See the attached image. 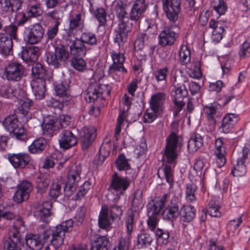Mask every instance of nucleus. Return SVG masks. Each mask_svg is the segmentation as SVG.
<instances>
[{"instance_id":"obj_1","label":"nucleus","mask_w":250,"mask_h":250,"mask_svg":"<svg viewBox=\"0 0 250 250\" xmlns=\"http://www.w3.org/2000/svg\"><path fill=\"white\" fill-rule=\"evenodd\" d=\"M178 138L175 133L172 132L167 139V144L163 155L164 163H165L161 169L158 171L157 174L159 177L160 174H163L167 183L170 186L173 183V170L171 166L166 164L175 165V161L177 158L176 148L178 144Z\"/></svg>"},{"instance_id":"obj_2","label":"nucleus","mask_w":250,"mask_h":250,"mask_svg":"<svg viewBox=\"0 0 250 250\" xmlns=\"http://www.w3.org/2000/svg\"><path fill=\"white\" fill-rule=\"evenodd\" d=\"M123 214L120 206H113L109 209L106 206L102 207L99 216V225L101 228L108 230L110 228L112 222L119 219Z\"/></svg>"},{"instance_id":"obj_3","label":"nucleus","mask_w":250,"mask_h":250,"mask_svg":"<svg viewBox=\"0 0 250 250\" xmlns=\"http://www.w3.org/2000/svg\"><path fill=\"white\" fill-rule=\"evenodd\" d=\"M4 127L8 131L13 138L24 141L26 139L25 129L14 115L6 117L2 122Z\"/></svg>"},{"instance_id":"obj_4","label":"nucleus","mask_w":250,"mask_h":250,"mask_svg":"<svg viewBox=\"0 0 250 250\" xmlns=\"http://www.w3.org/2000/svg\"><path fill=\"white\" fill-rule=\"evenodd\" d=\"M73 222L69 219L56 226L51 232L52 244L55 248H58L63 242L65 232H69L72 229Z\"/></svg>"},{"instance_id":"obj_5","label":"nucleus","mask_w":250,"mask_h":250,"mask_svg":"<svg viewBox=\"0 0 250 250\" xmlns=\"http://www.w3.org/2000/svg\"><path fill=\"white\" fill-rule=\"evenodd\" d=\"M25 68L21 63L11 62L4 68L3 76L9 81L18 82L24 75Z\"/></svg>"},{"instance_id":"obj_6","label":"nucleus","mask_w":250,"mask_h":250,"mask_svg":"<svg viewBox=\"0 0 250 250\" xmlns=\"http://www.w3.org/2000/svg\"><path fill=\"white\" fill-rule=\"evenodd\" d=\"M129 185V182L126 179L119 177L116 174L113 175L108 189L111 193L116 195V197L113 199L114 202L119 200L120 196L124 193Z\"/></svg>"},{"instance_id":"obj_7","label":"nucleus","mask_w":250,"mask_h":250,"mask_svg":"<svg viewBox=\"0 0 250 250\" xmlns=\"http://www.w3.org/2000/svg\"><path fill=\"white\" fill-rule=\"evenodd\" d=\"M44 29L39 23H36L26 27L24 32L26 42L31 44L38 43L43 39Z\"/></svg>"},{"instance_id":"obj_8","label":"nucleus","mask_w":250,"mask_h":250,"mask_svg":"<svg viewBox=\"0 0 250 250\" xmlns=\"http://www.w3.org/2000/svg\"><path fill=\"white\" fill-rule=\"evenodd\" d=\"M126 234L122 236L119 239L118 247H115L114 250H128L129 240L132 234L134 226V215L129 213L126 217L125 222Z\"/></svg>"},{"instance_id":"obj_9","label":"nucleus","mask_w":250,"mask_h":250,"mask_svg":"<svg viewBox=\"0 0 250 250\" xmlns=\"http://www.w3.org/2000/svg\"><path fill=\"white\" fill-rule=\"evenodd\" d=\"M110 89L107 85L101 84L97 83L90 84L86 90V97L91 102L96 100L98 98L102 97L103 94L109 96Z\"/></svg>"},{"instance_id":"obj_10","label":"nucleus","mask_w":250,"mask_h":250,"mask_svg":"<svg viewBox=\"0 0 250 250\" xmlns=\"http://www.w3.org/2000/svg\"><path fill=\"white\" fill-rule=\"evenodd\" d=\"M167 18L171 21L178 20L181 10V0H162Z\"/></svg>"},{"instance_id":"obj_11","label":"nucleus","mask_w":250,"mask_h":250,"mask_svg":"<svg viewBox=\"0 0 250 250\" xmlns=\"http://www.w3.org/2000/svg\"><path fill=\"white\" fill-rule=\"evenodd\" d=\"M69 57V53L62 45H59L55 48L54 54L47 53V62L57 67L62 62H65Z\"/></svg>"},{"instance_id":"obj_12","label":"nucleus","mask_w":250,"mask_h":250,"mask_svg":"<svg viewBox=\"0 0 250 250\" xmlns=\"http://www.w3.org/2000/svg\"><path fill=\"white\" fill-rule=\"evenodd\" d=\"M249 154V149L244 147L232 170V173L234 176L241 177L245 175L247 172L246 162L248 158Z\"/></svg>"},{"instance_id":"obj_13","label":"nucleus","mask_w":250,"mask_h":250,"mask_svg":"<svg viewBox=\"0 0 250 250\" xmlns=\"http://www.w3.org/2000/svg\"><path fill=\"white\" fill-rule=\"evenodd\" d=\"M33 189L32 184L27 180H24L19 185L18 189L15 193L14 199L18 203H21L27 200L30 193Z\"/></svg>"},{"instance_id":"obj_14","label":"nucleus","mask_w":250,"mask_h":250,"mask_svg":"<svg viewBox=\"0 0 250 250\" xmlns=\"http://www.w3.org/2000/svg\"><path fill=\"white\" fill-rule=\"evenodd\" d=\"M180 214L178 200L173 197L170 204L163 210L162 215L164 219L173 221L179 216Z\"/></svg>"},{"instance_id":"obj_15","label":"nucleus","mask_w":250,"mask_h":250,"mask_svg":"<svg viewBox=\"0 0 250 250\" xmlns=\"http://www.w3.org/2000/svg\"><path fill=\"white\" fill-rule=\"evenodd\" d=\"M168 194H165L162 197H156L147 205V213L149 215L158 214L164 208L167 199Z\"/></svg>"},{"instance_id":"obj_16","label":"nucleus","mask_w":250,"mask_h":250,"mask_svg":"<svg viewBox=\"0 0 250 250\" xmlns=\"http://www.w3.org/2000/svg\"><path fill=\"white\" fill-rule=\"evenodd\" d=\"M179 37V34L171 28H166L159 35V44L162 46L171 45Z\"/></svg>"},{"instance_id":"obj_17","label":"nucleus","mask_w":250,"mask_h":250,"mask_svg":"<svg viewBox=\"0 0 250 250\" xmlns=\"http://www.w3.org/2000/svg\"><path fill=\"white\" fill-rule=\"evenodd\" d=\"M59 143L61 147L68 149L77 143L76 137L69 130H64L60 135Z\"/></svg>"},{"instance_id":"obj_18","label":"nucleus","mask_w":250,"mask_h":250,"mask_svg":"<svg viewBox=\"0 0 250 250\" xmlns=\"http://www.w3.org/2000/svg\"><path fill=\"white\" fill-rule=\"evenodd\" d=\"M147 8L146 0H136L129 12L130 19L136 22L139 21Z\"/></svg>"},{"instance_id":"obj_19","label":"nucleus","mask_w":250,"mask_h":250,"mask_svg":"<svg viewBox=\"0 0 250 250\" xmlns=\"http://www.w3.org/2000/svg\"><path fill=\"white\" fill-rule=\"evenodd\" d=\"M96 138L95 129L92 126L84 127L80 132V140L82 147L87 149Z\"/></svg>"},{"instance_id":"obj_20","label":"nucleus","mask_w":250,"mask_h":250,"mask_svg":"<svg viewBox=\"0 0 250 250\" xmlns=\"http://www.w3.org/2000/svg\"><path fill=\"white\" fill-rule=\"evenodd\" d=\"M11 165L16 168H23L29 164L31 158L25 153L9 155L8 158Z\"/></svg>"},{"instance_id":"obj_21","label":"nucleus","mask_w":250,"mask_h":250,"mask_svg":"<svg viewBox=\"0 0 250 250\" xmlns=\"http://www.w3.org/2000/svg\"><path fill=\"white\" fill-rule=\"evenodd\" d=\"M110 54L113 64L109 67L110 73H113L116 71H119L126 73L127 70L123 65L125 59L124 55L113 51L110 53Z\"/></svg>"},{"instance_id":"obj_22","label":"nucleus","mask_w":250,"mask_h":250,"mask_svg":"<svg viewBox=\"0 0 250 250\" xmlns=\"http://www.w3.org/2000/svg\"><path fill=\"white\" fill-rule=\"evenodd\" d=\"M214 155L216 157V163L219 167L224 166L226 163V148L221 138L216 140L215 144Z\"/></svg>"},{"instance_id":"obj_23","label":"nucleus","mask_w":250,"mask_h":250,"mask_svg":"<svg viewBox=\"0 0 250 250\" xmlns=\"http://www.w3.org/2000/svg\"><path fill=\"white\" fill-rule=\"evenodd\" d=\"M118 20V24H132L129 22L127 12V5L122 1H118L115 7Z\"/></svg>"},{"instance_id":"obj_24","label":"nucleus","mask_w":250,"mask_h":250,"mask_svg":"<svg viewBox=\"0 0 250 250\" xmlns=\"http://www.w3.org/2000/svg\"><path fill=\"white\" fill-rule=\"evenodd\" d=\"M238 121V115L229 113L224 116L220 129L222 132L228 133L232 130Z\"/></svg>"},{"instance_id":"obj_25","label":"nucleus","mask_w":250,"mask_h":250,"mask_svg":"<svg viewBox=\"0 0 250 250\" xmlns=\"http://www.w3.org/2000/svg\"><path fill=\"white\" fill-rule=\"evenodd\" d=\"M132 24H118V29L115 31L114 42L117 43L119 46L123 45L126 42L127 38V33L130 31Z\"/></svg>"},{"instance_id":"obj_26","label":"nucleus","mask_w":250,"mask_h":250,"mask_svg":"<svg viewBox=\"0 0 250 250\" xmlns=\"http://www.w3.org/2000/svg\"><path fill=\"white\" fill-rule=\"evenodd\" d=\"M60 121L57 118L50 117L44 119L42 125L43 133L46 136H51L52 133L59 129Z\"/></svg>"},{"instance_id":"obj_27","label":"nucleus","mask_w":250,"mask_h":250,"mask_svg":"<svg viewBox=\"0 0 250 250\" xmlns=\"http://www.w3.org/2000/svg\"><path fill=\"white\" fill-rule=\"evenodd\" d=\"M225 23L221 21H216L211 19L209 22V27L212 30V38L214 41L219 42L223 38Z\"/></svg>"},{"instance_id":"obj_28","label":"nucleus","mask_w":250,"mask_h":250,"mask_svg":"<svg viewBox=\"0 0 250 250\" xmlns=\"http://www.w3.org/2000/svg\"><path fill=\"white\" fill-rule=\"evenodd\" d=\"M81 172V167L79 166H75L69 171L67 176V185L71 189L75 188L80 181Z\"/></svg>"},{"instance_id":"obj_29","label":"nucleus","mask_w":250,"mask_h":250,"mask_svg":"<svg viewBox=\"0 0 250 250\" xmlns=\"http://www.w3.org/2000/svg\"><path fill=\"white\" fill-rule=\"evenodd\" d=\"M13 48V42L7 35L0 33V53L5 56L10 54Z\"/></svg>"},{"instance_id":"obj_30","label":"nucleus","mask_w":250,"mask_h":250,"mask_svg":"<svg viewBox=\"0 0 250 250\" xmlns=\"http://www.w3.org/2000/svg\"><path fill=\"white\" fill-rule=\"evenodd\" d=\"M43 79H33L31 82V87L37 99H42L44 97L45 87Z\"/></svg>"},{"instance_id":"obj_31","label":"nucleus","mask_w":250,"mask_h":250,"mask_svg":"<svg viewBox=\"0 0 250 250\" xmlns=\"http://www.w3.org/2000/svg\"><path fill=\"white\" fill-rule=\"evenodd\" d=\"M40 55V49L37 46L27 47L21 52L22 59L26 62H35Z\"/></svg>"},{"instance_id":"obj_32","label":"nucleus","mask_w":250,"mask_h":250,"mask_svg":"<svg viewBox=\"0 0 250 250\" xmlns=\"http://www.w3.org/2000/svg\"><path fill=\"white\" fill-rule=\"evenodd\" d=\"M166 95L164 93H158L152 96L150 101V106L153 111H163V104Z\"/></svg>"},{"instance_id":"obj_33","label":"nucleus","mask_w":250,"mask_h":250,"mask_svg":"<svg viewBox=\"0 0 250 250\" xmlns=\"http://www.w3.org/2000/svg\"><path fill=\"white\" fill-rule=\"evenodd\" d=\"M71 54L75 56L83 57L86 53V48L82 41L76 40L72 44H70Z\"/></svg>"},{"instance_id":"obj_34","label":"nucleus","mask_w":250,"mask_h":250,"mask_svg":"<svg viewBox=\"0 0 250 250\" xmlns=\"http://www.w3.org/2000/svg\"><path fill=\"white\" fill-rule=\"evenodd\" d=\"M180 215L183 221L186 222L191 221L195 215L194 207L190 205L184 206L181 209Z\"/></svg>"},{"instance_id":"obj_35","label":"nucleus","mask_w":250,"mask_h":250,"mask_svg":"<svg viewBox=\"0 0 250 250\" xmlns=\"http://www.w3.org/2000/svg\"><path fill=\"white\" fill-rule=\"evenodd\" d=\"M21 92L20 89H16L11 86H2L0 89V93L1 96L5 98L12 99L16 97L20 98L19 93Z\"/></svg>"},{"instance_id":"obj_36","label":"nucleus","mask_w":250,"mask_h":250,"mask_svg":"<svg viewBox=\"0 0 250 250\" xmlns=\"http://www.w3.org/2000/svg\"><path fill=\"white\" fill-rule=\"evenodd\" d=\"M32 75L34 79L47 80V76L43 66L40 63H34L32 68Z\"/></svg>"},{"instance_id":"obj_37","label":"nucleus","mask_w":250,"mask_h":250,"mask_svg":"<svg viewBox=\"0 0 250 250\" xmlns=\"http://www.w3.org/2000/svg\"><path fill=\"white\" fill-rule=\"evenodd\" d=\"M203 144V138L202 136L195 134L188 141V147L189 151L194 152L200 148Z\"/></svg>"},{"instance_id":"obj_38","label":"nucleus","mask_w":250,"mask_h":250,"mask_svg":"<svg viewBox=\"0 0 250 250\" xmlns=\"http://www.w3.org/2000/svg\"><path fill=\"white\" fill-rule=\"evenodd\" d=\"M110 150V146L109 144L102 145L99 149L98 158H95L94 163L98 165L102 164L105 159L109 156Z\"/></svg>"},{"instance_id":"obj_39","label":"nucleus","mask_w":250,"mask_h":250,"mask_svg":"<svg viewBox=\"0 0 250 250\" xmlns=\"http://www.w3.org/2000/svg\"><path fill=\"white\" fill-rule=\"evenodd\" d=\"M220 109L221 105L216 104L206 106L204 108L205 112L208 115V119L210 120H214L215 117L220 116Z\"/></svg>"},{"instance_id":"obj_40","label":"nucleus","mask_w":250,"mask_h":250,"mask_svg":"<svg viewBox=\"0 0 250 250\" xmlns=\"http://www.w3.org/2000/svg\"><path fill=\"white\" fill-rule=\"evenodd\" d=\"M108 242L105 236H99L92 243L91 250H108Z\"/></svg>"},{"instance_id":"obj_41","label":"nucleus","mask_w":250,"mask_h":250,"mask_svg":"<svg viewBox=\"0 0 250 250\" xmlns=\"http://www.w3.org/2000/svg\"><path fill=\"white\" fill-rule=\"evenodd\" d=\"M46 141L42 138L35 140L29 146V150L32 153H38L42 152L45 148Z\"/></svg>"},{"instance_id":"obj_42","label":"nucleus","mask_w":250,"mask_h":250,"mask_svg":"<svg viewBox=\"0 0 250 250\" xmlns=\"http://www.w3.org/2000/svg\"><path fill=\"white\" fill-rule=\"evenodd\" d=\"M42 13L43 9L42 4L38 2L28 6L27 15L29 18H34L42 15Z\"/></svg>"},{"instance_id":"obj_43","label":"nucleus","mask_w":250,"mask_h":250,"mask_svg":"<svg viewBox=\"0 0 250 250\" xmlns=\"http://www.w3.org/2000/svg\"><path fill=\"white\" fill-rule=\"evenodd\" d=\"M94 16L99 22V27L105 26L106 25V13L103 8H97L94 12Z\"/></svg>"},{"instance_id":"obj_44","label":"nucleus","mask_w":250,"mask_h":250,"mask_svg":"<svg viewBox=\"0 0 250 250\" xmlns=\"http://www.w3.org/2000/svg\"><path fill=\"white\" fill-rule=\"evenodd\" d=\"M211 5L213 9L219 15H224L227 9V6L224 0H212Z\"/></svg>"},{"instance_id":"obj_45","label":"nucleus","mask_w":250,"mask_h":250,"mask_svg":"<svg viewBox=\"0 0 250 250\" xmlns=\"http://www.w3.org/2000/svg\"><path fill=\"white\" fill-rule=\"evenodd\" d=\"M61 181L54 180L52 182L50 190L49 195L53 198L58 197L61 193L62 185Z\"/></svg>"},{"instance_id":"obj_46","label":"nucleus","mask_w":250,"mask_h":250,"mask_svg":"<svg viewBox=\"0 0 250 250\" xmlns=\"http://www.w3.org/2000/svg\"><path fill=\"white\" fill-rule=\"evenodd\" d=\"M180 62L182 64H187L190 60V52L187 45H182L179 52Z\"/></svg>"},{"instance_id":"obj_47","label":"nucleus","mask_w":250,"mask_h":250,"mask_svg":"<svg viewBox=\"0 0 250 250\" xmlns=\"http://www.w3.org/2000/svg\"><path fill=\"white\" fill-rule=\"evenodd\" d=\"M197 189L196 186L194 184H189L187 185L186 190V198L189 202H193L196 200L195 192Z\"/></svg>"},{"instance_id":"obj_48","label":"nucleus","mask_w":250,"mask_h":250,"mask_svg":"<svg viewBox=\"0 0 250 250\" xmlns=\"http://www.w3.org/2000/svg\"><path fill=\"white\" fill-rule=\"evenodd\" d=\"M68 86L67 84L64 85L63 83H61L58 84L55 87V90L56 94L57 96L62 98H66L65 101H67L69 98Z\"/></svg>"},{"instance_id":"obj_49","label":"nucleus","mask_w":250,"mask_h":250,"mask_svg":"<svg viewBox=\"0 0 250 250\" xmlns=\"http://www.w3.org/2000/svg\"><path fill=\"white\" fill-rule=\"evenodd\" d=\"M50 183L49 178L39 177L37 180V189L38 192L42 193L45 191Z\"/></svg>"},{"instance_id":"obj_50","label":"nucleus","mask_w":250,"mask_h":250,"mask_svg":"<svg viewBox=\"0 0 250 250\" xmlns=\"http://www.w3.org/2000/svg\"><path fill=\"white\" fill-rule=\"evenodd\" d=\"M21 243L13 241L10 238H5L3 241L4 250H21Z\"/></svg>"},{"instance_id":"obj_51","label":"nucleus","mask_w":250,"mask_h":250,"mask_svg":"<svg viewBox=\"0 0 250 250\" xmlns=\"http://www.w3.org/2000/svg\"><path fill=\"white\" fill-rule=\"evenodd\" d=\"M52 208V203L50 201L43 203L42 207L39 209V215L42 219L50 215V209Z\"/></svg>"},{"instance_id":"obj_52","label":"nucleus","mask_w":250,"mask_h":250,"mask_svg":"<svg viewBox=\"0 0 250 250\" xmlns=\"http://www.w3.org/2000/svg\"><path fill=\"white\" fill-rule=\"evenodd\" d=\"M80 41L84 43L91 45H95L97 43V39L95 35L91 33H83L82 34Z\"/></svg>"},{"instance_id":"obj_53","label":"nucleus","mask_w":250,"mask_h":250,"mask_svg":"<svg viewBox=\"0 0 250 250\" xmlns=\"http://www.w3.org/2000/svg\"><path fill=\"white\" fill-rule=\"evenodd\" d=\"M71 64L74 68L79 71H83L86 69V63L81 58H74L71 61Z\"/></svg>"},{"instance_id":"obj_54","label":"nucleus","mask_w":250,"mask_h":250,"mask_svg":"<svg viewBox=\"0 0 250 250\" xmlns=\"http://www.w3.org/2000/svg\"><path fill=\"white\" fill-rule=\"evenodd\" d=\"M18 27L14 24H10L9 26H6L2 30L1 32L7 34L10 36L9 38L15 40H18L17 37Z\"/></svg>"},{"instance_id":"obj_55","label":"nucleus","mask_w":250,"mask_h":250,"mask_svg":"<svg viewBox=\"0 0 250 250\" xmlns=\"http://www.w3.org/2000/svg\"><path fill=\"white\" fill-rule=\"evenodd\" d=\"M32 104L33 102L30 99L27 98L23 99L21 101L19 110L22 114L26 115L29 112Z\"/></svg>"},{"instance_id":"obj_56","label":"nucleus","mask_w":250,"mask_h":250,"mask_svg":"<svg viewBox=\"0 0 250 250\" xmlns=\"http://www.w3.org/2000/svg\"><path fill=\"white\" fill-rule=\"evenodd\" d=\"M82 22V14H77L75 17L69 19V29L74 30L80 27Z\"/></svg>"},{"instance_id":"obj_57","label":"nucleus","mask_w":250,"mask_h":250,"mask_svg":"<svg viewBox=\"0 0 250 250\" xmlns=\"http://www.w3.org/2000/svg\"><path fill=\"white\" fill-rule=\"evenodd\" d=\"M161 112L159 111H153V110L150 108V109H147L144 114V122L145 123H151L156 119L158 115Z\"/></svg>"},{"instance_id":"obj_58","label":"nucleus","mask_w":250,"mask_h":250,"mask_svg":"<svg viewBox=\"0 0 250 250\" xmlns=\"http://www.w3.org/2000/svg\"><path fill=\"white\" fill-rule=\"evenodd\" d=\"M188 90L184 84L178 85L175 87V99H182L187 96Z\"/></svg>"},{"instance_id":"obj_59","label":"nucleus","mask_w":250,"mask_h":250,"mask_svg":"<svg viewBox=\"0 0 250 250\" xmlns=\"http://www.w3.org/2000/svg\"><path fill=\"white\" fill-rule=\"evenodd\" d=\"M152 239L150 235L147 233H142L138 237V244L143 248L151 244Z\"/></svg>"},{"instance_id":"obj_60","label":"nucleus","mask_w":250,"mask_h":250,"mask_svg":"<svg viewBox=\"0 0 250 250\" xmlns=\"http://www.w3.org/2000/svg\"><path fill=\"white\" fill-rule=\"evenodd\" d=\"M86 208L82 206L77 211L74 219L77 226H80L82 224L85 217L86 212Z\"/></svg>"},{"instance_id":"obj_61","label":"nucleus","mask_w":250,"mask_h":250,"mask_svg":"<svg viewBox=\"0 0 250 250\" xmlns=\"http://www.w3.org/2000/svg\"><path fill=\"white\" fill-rule=\"evenodd\" d=\"M143 192L141 190H136L134 194L132 200V206L134 207L139 208L143 206Z\"/></svg>"},{"instance_id":"obj_62","label":"nucleus","mask_w":250,"mask_h":250,"mask_svg":"<svg viewBox=\"0 0 250 250\" xmlns=\"http://www.w3.org/2000/svg\"><path fill=\"white\" fill-rule=\"evenodd\" d=\"M208 212L211 216L218 217L220 215L218 203L211 201L209 203Z\"/></svg>"},{"instance_id":"obj_63","label":"nucleus","mask_w":250,"mask_h":250,"mask_svg":"<svg viewBox=\"0 0 250 250\" xmlns=\"http://www.w3.org/2000/svg\"><path fill=\"white\" fill-rule=\"evenodd\" d=\"M239 55L241 58H247L250 56V43L245 41L240 46Z\"/></svg>"},{"instance_id":"obj_64","label":"nucleus","mask_w":250,"mask_h":250,"mask_svg":"<svg viewBox=\"0 0 250 250\" xmlns=\"http://www.w3.org/2000/svg\"><path fill=\"white\" fill-rule=\"evenodd\" d=\"M116 165L117 168L120 170H127L129 168V165L124 155H120L119 156L116 160Z\"/></svg>"}]
</instances>
